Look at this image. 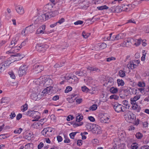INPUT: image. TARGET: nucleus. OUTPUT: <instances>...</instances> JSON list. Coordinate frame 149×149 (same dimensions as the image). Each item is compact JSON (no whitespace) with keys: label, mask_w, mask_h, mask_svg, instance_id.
Returning <instances> with one entry per match:
<instances>
[{"label":"nucleus","mask_w":149,"mask_h":149,"mask_svg":"<svg viewBox=\"0 0 149 149\" xmlns=\"http://www.w3.org/2000/svg\"><path fill=\"white\" fill-rule=\"evenodd\" d=\"M119 8V7L118 6H113L110 8L109 9L110 11L111 12H116L118 13L119 11L118 10Z\"/></svg>","instance_id":"24"},{"label":"nucleus","mask_w":149,"mask_h":149,"mask_svg":"<svg viewBox=\"0 0 149 149\" xmlns=\"http://www.w3.org/2000/svg\"><path fill=\"white\" fill-rule=\"evenodd\" d=\"M92 132L93 133L96 134H100L101 133L100 127L98 125H95Z\"/></svg>","instance_id":"18"},{"label":"nucleus","mask_w":149,"mask_h":149,"mask_svg":"<svg viewBox=\"0 0 149 149\" xmlns=\"http://www.w3.org/2000/svg\"><path fill=\"white\" fill-rule=\"evenodd\" d=\"M34 67L36 70L38 71V72H41L44 69V67L43 66L40 65H38L37 64L35 65Z\"/></svg>","instance_id":"26"},{"label":"nucleus","mask_w":149,"mask_h":149,"mask_svg":"<svg viewBox=\"0 0 149 149\" xmlns=\"http://www.w3.org/2000/svg\"><path fill=\"white\" fill-rule=\"evenodd\" d=\"M7 137L6 134H3L0 135V139H5Z\"/></svg>","instance_id":"60"},{"label":"nucleus","mask_w":149,"mask_h":149,"mask_svg":"<svg viewBox=\"0 0 149 149\" xmlns=\"http://www.w3.org/2000/svg\"><path fill=\"white\" fill-rule=\"evenodd\" d=\"M117 82L118 84V86H123L124 84V82L122 80H120V79H118L117 80Z\"/></svg>","instance_id":"38"},{"label":"nucleus","mask_w":149,"mask_h":149,"mask_svg":"<svg viewBox=\"0 0 149 149\" xmlns=\"http://www.w3.org/2000/svg\"><path fill=\"white\" fill-rule=\"evenodd\" d=\"M83 23V22L81 20H78L75 22L74 24L75 25H78L79 24H81Z\"/></svg>","instance_id":"58"},{"label":"nucleus","mask_w":149,"mask_h":149,"mask_svg":"<svg viewBox=\"0 0 149 149\" xmlns=\"http://www.w3.org/2000/svg\"><path fill=\"white\" fill-rule=\"evenodd\" d=\"M130 40H126L123 43V44L124 45V46L128 47L130 45Z\"/></svg>","instance_id":"42"},{"label":"nucleus","mask_w":149,"mask_h":149,"mask_svg":"<svg viewBox=\"0 0 149 149\" xmlns=\"http://www.w3.org/2000/svg\"><path fill=\"white\" fill-rule=\"evenodd\" d=\"M10 99L9 97H5L1 99V102H10Z\"/></svg>","instance_id":"34"},{"label":"nucleus","mask_w":149,"mask_h":149,"mask_svg":"<svg viewBox=\"0 0 149 149\" xmlns=\"http://www.w3.org/2000/svg\"><path fill=\"white\" fill-rule=\"evenodd\" d=\"M65 21V19L63 18H61L58 22H57V24L59 23L61 24Z\"/></svg>","instance_id":"63"},{"label":"nucleus","mask_w":149,"mask_h":149,"mask_svg":"<svg viewBox=\"0 0 149 149\" xmlns=\"http://www.w3.org/2000/svg\"><path fill=\"white\" fill-rule=\"evenodd\" d=\"M100 120L102 123H106L109 121V118L107 116V114L100 113L99 115Z\"/></svg>","instance_id":"7"},{"label":"nucleus","mask_w":149,"mask_h":149,"mask_svg":"<svg viewBox=\"0 0 149 149\" xmlns=\"http://www.w3.org/2000/svg\"><path fill=\"white\" fill-rule=\"evenodd\" d=\"M136 137L138 139H141L143 137V135L142 134L140 133V132L137 133L136 135Z\"/></svg>","instance_id":"47"},{"label":"nucleus","mask_w":149,"mask_h":149,"mask_svg":"<svg viewBox=\"0 0 149 149\" xmlns=\"http://www.w3.org/2000/svg\"><path fill=\"white\" fill-rule=\"evenodd\" d=\"M97 106L96 104H93L90 107L89 109L92 111H95L97 109Z\"/></svg>","instance_id":"40"},{"label":"nucleus","mask_w":149,"mask_h":149,"mask_svg":"<svg viewBox=\"0 0 149 149\" xmlns=\"http://www.w3.org/2000/svg\"><path fill=\"white\" fill-rule=\"evenodd\" d=\"M18 40V38L17 37H15L13 38L8 47L9 48H11V49L6 52V54H10V53H13L14 52H17L21 48L20 46H17L14 47L17 43Z\"/></svg>","instance_id":"1"},{"label":"nucleus","mask_w":149,"mask_h":149,"mask_svg":"<svg viewBox=\"0 0 149 149\" xmlns=\"http://www.w3.org/2000/svg\"><path fill=\"white\" fill-rule=\"evenodd\" d=\"M88 118V119L91 122H94L95 121L94 118L92 116H89Z\"/></svg>","instance_id":"61"},{"label":"nucleus","mask_w":149,"mask_h":149,"mask_svg":"<svg viewBox=\"0 0 149 149\" xmlns=\"http://www.w3.org/2000/svg\"><path fill=\"white\" fill-rule=\"evenodd\" d=\"M55 15L53 14V13L47 12L45 13H44L40 16H39V19H40L41 21H45L48 19L50 18L53 17L55 16Z\"/></svg>","instance_id":"3"},{"label":"nucleus","mask_w":149,"mask_h":149,"mask_svg":"<svg viewBox=\"0 0 149 149\" xmlns=\"http://www.w3.org/2000/svg\"><path fill=\"white\" fill-rule=\"evenodd\" d=\"M43 143L42 142H40L38 145V149H41L43 146Z\"/></svg>","instance_id":"64"},{"label":"nucleus","mask_w":149,"mask_h":149,"mask_svg":"<svg viewBox=\"0 0 149 149\" xmlns=\"http://www.w3.org/2000/svg\"><path fill=\"white\" fill-rule=\"evenodd\" d=\"M140 98L139 96H134V97L131 98V102H135Z\"/></svg>","instance_id":"52"},{"label":"nucleus","mask_w":149,"mask_h":149,"mask_svg":"<svg viewBox=\"0 0 149 149\" xmlns=\"http://www.w3.org/2000/svg\"><path fill=\"white\" fill-rule=\"evenodd\" d=\"M6 69L2 63L0 64V74L3 72Z\"/></svg>","instance_id":"48"},{"label":"nucleus","mask_w":149,"mask_h":149,"mask_svg":"<svg viewBox=\"0 0 149 149\" xmlns=\"http://www.w3.org/2000/svg\"><path fill=\"white\" fill-rule=\"evenodd\" d=\"M116 59V58L115 57H111L107 58V62H109L111 61L114 60Z\"/></svg>","instance_id":"59"},{"label":"nucleus","mask_w":149,"mask_h":149,"mask_svg":"<svg viewBox=\"0 0 149 149\" xmlns=\"http://www.w3.org/2000/svg\"><path fill=\"white\" fill-rule=\"evenodd\" d=\"M124 35L123 33H120L115 35L116 40L123 38L124 37Z\"/></svg>","instance_id":"29"},{"label":"nucleus","mask_w":149,"mask_h":149,"mask_svg":"<svg viewBox=\"0 0 149 149\" xmlns=\"http://www.w3.org/2000/svg\"><path fill=\"white\" fill-rule=\"evenodd\" d=\"M110 92L113 94L116 93L118 91V89L116 88L112 87L110 88L109 90Z\"/></svg>","instance_id":"31"},{"label":"nucleus","mask_w":149,"mask_h":149,"mask_svg":"<svg viewBox=\"0 0 149 149\" xmlns=\"http://www.w3.org/2000/svg\"><path fill=\"white\" fill-rule=\"evenodd\" d=\"M34 111H28L25 114L27 116L32 117V116Z\"/></svg>","instance_id":"49"},{"label":"nucleus","mask_w":149,"mask_h":149,"mask_svg":"<svg viewBox=\"0 0 149 149\" xmlns=\"http://www.w3.org/2000/svg\"><path fill=\"white\" fill-rule=\"evenodd\" d=\"M30 97L31 99L34 100H37L41 98L40 94H39L37 95L35 92H33L31 93L30 95Z\"/></svg>","instance_id":"13"},{"label":"nucleus","mask_w":149,"mask_h":149,"mask_svg":"<svg viewBox=\"0 0 149 149\" xmlns=\"http://www.w3.org/2000/svg\"><path fill=\"white\" fill-rule=\"evenodd\" d=\"M144 31L146 33H149V25L145 26L144 29Z\"/></svg>","instance_id":"62"},{"label":"nucleus","mask_w":149,"mask_h":149,"mask_svg":"<svg viewBox=\"0 0 149 149\" xmlns=\"http://www.w3.org/2000/svg\"><path fill=\"white\" fill-rule=\"evenodd\" d=\"M76 134V132H72L70 133L69 134L71 138L72 139H74L75 136Z\"/></svg>","instance_id":"57"},{"label":"nucleus","mask_w":149,"mask_h":149,"mask_svg":"<svg viewBox=\"0 0 149 149\" xmlns=\"http://www.w3.org/2000/svg\"><path fill=\"white\" fill-rule=\"evenodd\" d=\"M132 43L135 46L137 47L139 46L141 44L142 40L141 39H132Z\"/></svg>","instance_id":"19"},{"label":"nucleus","mask_w":149,"mask_h":149,"mask_svg":"<svg viewBox=\"0 0 149 149\" xmlns=\"http://www.w3.org/2000/svg\"><path fill=\"white\" fill-rule=\"evenodd\" d=\"M135 115L133 114H131V123L134 125H137L139 123V120L137 119L136 120Z\"/></svg>","instance_id":"12"},{"label":"nucleus","mask_w":149,"mask_h":149,"mask_svg":"<svg viewBox=\"0 0 149 149\" xmlns=\"http://www.w3.org/2000/svg\"><path fill=\"white\" fill-rule=\"evenodd\" d=\"M8 74L10 76V77L12 79H15L16 77L13 71H9Z\"/></svg>","instance_id":"39"},{"label":"nucleus","mask_w":149,"mask_h":149,"mask_svg":"<svg viewBox=\"0 0 149 149\" xmlns=\"http://www.w3.org/2000/svg\"><path fill=\"white\" fill-rule=\"evenodd\" d=\"M15 8L17 12L20 15H22L24 13V9L21 6H16Z\"/></svg>","instance_id":"14"},{"label":"nucleus","mask_w":149,"mask_h":149,"mask_svg":"<svg viewBox=\"0 0 149 149\" xmlns=\"http://www.w3.org/2000/svg\"><path fill=\"white\" fill-rule=\"evenodd\" d=\"M81 88L82 91L86 93L89 90L86 86H82Z\"/></svg>","instance_id":"50"},{"label":"nucleus","mask_w":149,"mask_h":149,"mask_svg":"<svg viewBox=\"0 0 149 149\" xmlns=\"http://www.w3.org/2000/svg\"><path fill=\"white\" fill-rule=\"evenodd\" d=\"M138 85L140 87H143L145 86V84L144 82H139L138 83Z\"/></svg>","instance_id":"55"},{"label":"nucleus","mask_w":149,"mask_h":149,"mask_svg":"<svg viewBox=\"0 0 149 149\" xmlns=\"http://www.w3.org/2000/svg\"><path fill=\"white\" fill-rule=\"evenodd\" d=\"M11 63L10 61L6 60L3 63H1L6 68Z\"/></svg>","instance_id":"33"},{"label":"nucleus","mask_w":149,"mask_h":149,"mask_svg":"<svg viewBox=\"0 0 149 149\" xmlns=\"http://www.w3.org/2000/svg\"><path fill=\"white\" fill-rule=\"evenodd\" d=\"M22 129L21 128L17 129L14 131V132L15 134H20L22 132Z\"/></svg>","instance_id":"46"},{"label":"nucleus","mask_w":149,"mask_h":149,"mask_svg":"<svg viewBox=\"0 0 149 149\" xmlns=\"http://www.w3.org/2000/svg\"><path fill=\"white\" fill-rule=\"evenodd\" d=\"M86 71L85 70L83 71H77L75 73L76 75H77L79 76H85L86 74Z\"/></svg>","instance_id":"28"},{"label":"nucleus","mask_w":149,"mask_h":149,"mask_svg":"<svg viewBox=\"0 0 149 149\" xmlns=\"http://www.w3.org/2000/svg\"><path fill=\"white\" fill-rule=\"evenodd\" d=\"M132 3L131 4V6L133 8H134L137 4V1L136 0H132Z\"/></svg>","instance_id":"44"},{"label":"nucleus","mask_w":149,"mask_h":149,"mask_svg":"<svg viewBox=\"0 0 149 149\" xmlns=\"http://www.w3.org/2000/svg\"><path fill=\"white\" fill-rule=\"evenodd\" d=\"M133 104L132 106V108L133 109L137 110V111H139V107L137 104L136 103H131Z\"/></svg>","instance_id":"32"},{"label":"nucleus","mask_w":149,"mask_h":149,"mask_svg":"<svg viewBox=\"0 0 149 149\" xmlns=\"http://www.w3.org/2000/svg\"><path fill=\"white\" fill-rule=\"evenodd\" d=\"M79 8H86L89 6V3L87 0L78 1Z\"/></svg>","instance_id":"9"},{"label":"nucleus","mask_w":149,"mask_h":149,"mask_svg":"<svg viewBox=\"0 0 149 149\" xmlns=\"http://www.w3.org/2000/svg\"><path fill=\"white\" fill-rule=\"evenodd\" d=\"M87 69L91 71H95L98 72H100V70L99 69L94 67L88 66L87 68Z\"/></svg>","instance_id":"30"},{"label":"nucleus","mask_w":149,"mask_h":149,"mask_svg":"<svg viewBox=\"0 0 149 149\" xmlns=\"http://www.w3.org/2000/svg\"><path fill=\"white\" fill-rule=\"evenodd\" d=\"M83 118L82 115L80 113H78L76 118V121L79 122L82 120Z\"/></svg>","instance_id":"27"},{"label":"nucleus","mask_w":149,"mask_h":149,"mask_svg":"<svg viewBox=\"0 0 149 149\" xmlns=\"http://www.w3.org/2000/svg\"><path fill=\"white\" fill-rule=\"evenodd\" d=\"M127 114L125 115V118L128 123H130V112L128 110L126 111Z\"/></svg>","instance_id":"22"},{"label":"nucleus","mask_w":149,"mask_h":149,"mask_svg":"<svg viewBox=\"0 0 149 149\" xmlns=\"http://www.w3.org/2000/svg\"><path fill=\"white\" fill-rule=\"evenodd\" d=\"M83 123L82 122H80L79 123H74L73 125L74 127H76L77 126L81 125Z\"/></svg>","instance_id":"53"},{"label":"nucleus","mask_w":149,"mask_h":149,"mask_svg":"<svg viewBox=\"0 0 149 149\" xmlns=\"http://www.w3.org/2000/svg\"><path fill=\"white\" fill-rule=\"evenodd\" d=\"M90 34L89 33H86L83 31L82 33V36L85 38H87L90 35Z\"/></svg>","instance_id":"41"},{"label":"nucleus","mask_w":149,"mask_h":149,"mask_svg":"<svg viewBox=\"0 0 149 149\" xmlns=\"http://www.w3.org/2000/svg\"><path fill=\"white\" fill-rule=\"evenodd\" d=\"M137 144L136 143H133L131 146V148L132 149H137L138 148Z\"/></svg>","instance_id":"45"},{"label":"nucleus","mask_w":149,"mask_h":149,"mask_svg":"<svg viewBox=\"0 0 149 149\" xmlns=\"http://www.w3.org/2000/svg\"><path fill=\"white\" fill-rule=\"evenodd\" d=\"M45 25H42L37 30L36 33L37 34H43L45 33Z\"/></svg>","instance_id":"15"},{"label":"nucleus","mask_w":149,"mask_h":149,"mask_svg":"<svg viewBox=\"0 0 149 149\" xmlns=\"http://www.w3.org/2000/svg\"><path fill=\"white\" fill-rule=\"evenodd\" d=\"M27 109L28 105L26 103H25L24 105L21 107V110L22 111L24 112L27 110Z\"/></svg>","instance_id":"37"},{"label":"nucleus","mask_w":149,"mask_h":149,"mask_svg":"<svg viewBox=\"0 0 149 149\" xmlns=\"http://www.w3.org/2000/svg\"><path fill=\"white\" fill-rule=\"evenodd\" d=\"M72 88L70 86H68L66 87V89L65 90V93H68L72 90Z\"/></svg>","instance_id":"51"},{"label":"nucleus","mask_w":149,"mask_h":149,"mask_svg":"<svg viewBox=\"0 0 149 149\" xmlns=\"http://www.w3.org/2000/svg\"><path fill=\"white\" fill-rule=\"evenodd\" d=\"M64 62H62V63H56L54 66L55 68H58L61 67L64 65Z\"/></svg>","instance_id":"35"},{"label":"nucleus","mask_w":149,"mask_h":149,"mask_svg":"<svg viewBox=\"0 0 149 149\" xmlns=\"http://www.w3.org/2000/svg\"><path fill=\"white\" fill-rule=\"evenodd\" d=\"M52 87L51 86H47L45 88L41 93L40 94L41 98L44 96H45L47 94L48 95H50L52 93Z\"/></svg>","instance_id":"8"},{"label":"nucleus","mask_w":149,"mask_h":149,"mask_svg":"<svg viewBox=\"0 0 149 149\" xmlns=\"http://www.w3.org/2000/svg\"><path fill=\"white\" fill-rule=\"evenodd\" d=\"M32 116V117L35 119L33 120V121H37L40 118L39 113L37 111H34Z\"/></svg>","instance_id":"21"},{"label":"nucleus","mask_w":149,"mask_h":149,"mask_svg":"<svg viewBox=\"0 0 149 149\" xmlns=\"http://www.w3.org/2000/svg\"><path fill=\"white\" fill-rule=\"evenodd\" d=\"M104 39L107 40H110L114 41L116 40L115 35L112 36V34L110 33L109 34V36H105L104 37Z\"/></svg>","instance_id":"20"},{"label":"nucleus","mask_w":149,"mask_h":149,"mask_svg":"<svg viewBox=\"0 0 149 149\" xmlns=\"http://www.w3.org/2000/svg\"><path fill=\"white\" fill-rule=\"evenodd\" d=\"M28 70L27 66L25 65H21L19 68L18 71V74L19 77H22L26 74Z\"/></svg>","instance_id":"5"},{"label":"nucleus","mask_w":149,"mask_h":149,"mask_svg":"<svg viewBox=\"0 0 149 149\" xmlns=\"http://www.w3.org/2000/svg\"><path fill=\"white\" fill-rule=\"evenodd\" d=\"M53 83V81L52 79L50 78L46 79L44 81L43 86L45 87L50 86Z\"/></svg>","instance_id":"16"},{"label":"nucleus","mask_w":149,"mask_h":149,"mask_svg":"<svg viewBox=\"0 0 149 149\" xmlns=\"http://www.w3.org/2000/svg\"><path fill=\"white\" fill-rule=\"evenodd\" d=\"M107 47V44L104 43H102L100 45V47L102 49H104Z\"/></svg>","instance_id":"54"},{"label":"nucleus","mask_w":149,"mask_h":149,"mask_svg":"<svg viewBox=\"0 0 149 149\" xmlns=\"http://www.w3.org/2000/svg\"><path fill=\"white\" fill-rule=\"evenodd\" d=\"M97 9L99 10H104L107 9L109 8V7L106 5L102 6H101L97 7Z\"/></svg>","instance_id":"36"},{"label":"nucleus","mask_w":149,"mask_h":149,"mask_svg":"<svg viewBox=\"0 0 149 149\" xmlns=\"http://www.w3.org/2000/svg\"><path fill=\"white\" fill-rule=\"evenodd\" d=\"M118 74L119 76L121 77H123L125 76V73L124 71L123 70H120L119 71Z\"/></svg>","instance_id":"43"},{"label":"nucleus","mask_w":149,"mask_h":149,"mask_svg":"<svg viewBox=\"0 0 149 149\" xmlns=\"http://www.w3.org/2000/svg\"><path fill=\"white\" fill-rule=\"evenodd\" d=\"M53 129L50 127H47L44 128L41 132V133L44 136H48L50 132H52Z\"/></svg>","instance_id":"10"},{"label":"nucleus","mask_w":149,"mask_h":149,"mask_svg":"<svg viewBox=\"0 0 149 149\" xmlns=\"http://www.w3.org/2000/svg\"><path fill=\"white\" fill-rule=\"evenodd\" d=\"M65 79L70 83L75 84L77 82V78L74 75L66 77Z\"/></svg>","instance_id":"6"},{"label":"nucleus","mask_w":149,"mask_h":149,"mask_svg":"<svg viewBox=\"0 0 149 149\" xmlns=\"http://www.w3.org/2000/svg\"><path fill=\"white\" fill-rule=\"evenodd\" d=\"M95 125H93L91 123H88L86 125L87 129L90 131L92 132Z\"/></svg>","instance_id":"25"},{"label":"nucleus","mask_w":149,"mask_h":149,"mask_svg":"<svg viewBox=\"0 0 149 149\" xmlns=\"http://www.w3.org/2000/svg\"><path fill=\"white\" fill-rule=\"evenodd\" d=\"M35 26L33 24L26 27L25 29L23 30L22 33L24 35L33 32L35 30Z\"/></svg>","instance_id":"4"},{"label":"nucleus","mask_w":149,"mask_h":149,"mask_svg":"<svg viewBox=\"0 0 149 149\" xmlns=\"http://www.w3.org/2000/svg\"><path fill=\"white\" fill-rule=\"evenodd\" d=\"M122 107L123 106L121 104H119L118 103H117V104H116L113 106V108L115 111L117 112L123 111Z\"/></svg>","instance_id":"17"},{"label":"nucleus","mask_w":149,"mask_h":149,"mask_svg":"<svg viewBox=\"0 0 149 149\" xmlns=\"http://www.w3.org/2000/svg\"><path fill=\"white\" fill-rule=\"evenodd\" d=\"M54 4H52L51 3H49L45 5L43 7V10L44 11L47 12L53 13V14L54 13H57V11L59 9L58 8L57 9H53Z\"/></svg>","instance_id":"2"},{"label":"nucleus","mask_w":149,"mask_h":149,"mask_svg":"<svg viewBox=\"0 0 149 149\" xmlns=\"http://www.w3.org/2000/svg\"><path fill=\"white\" fill-rule=\"evenodd\" d=\"M12 57H14V58L16 61H19L21 60L23 58V57L19 53H16L11 56Z\"/></svg>","instance_id":"23"},{"label":"nucleus","mask_w":149,"mask_h":149,"mask_svg":"<svg viewBox=\"0 0 149 149\" xmlns=\"http://www.w3.org/2000/svg\"><path fill=\"white\" fill-rule=\"evenodd\" d=\"M36 48L37 51L41 53H44L46 50L44 45L42 44H37L36 46Z\"/></svg>","instance_id":"11"},{"label":"nucleus","mask_w":149,"mask_h":149,"mask_svg":"<svg viewBox=\"0 0 149 149\" xmlns=\"http://www.w3.org/2000/svg\"><path fill=\"white\" fill-rule=\"evenodd\" d=\"M73 118V116L70 115L67 117L66 120L68 121H70V120H72Z\"/></svg>","instance_id":"56"}]
</instances>
